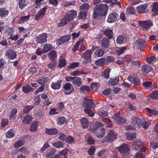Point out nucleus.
Listing matches in <instances>:
<instances>
[{"label": "nucleus", "mask_w": 158, "mask_h": 158, "mask_svg": "<svg viewBox=\"0 0 158 158\" xmlns=\"http://www.w3.org/2000/svg\"><path fill=\"white\" fill-rule=\"evenodd\" d=\"M142 86L146 89H150L152 85V82L150 81H146L142 83Z\"/></svg>", "instance_id": "50"}, {"label": "nucleus", "mask_w": 158, "mask_h": 158, "mask_svg": "<svg viewBox=\"0 0 158 158\" xmlns=\"http://www.w3.org/2000/svg\"><path fill=\"white\" fill-rule=\"evenodd\" d=\"M145 109L150 114L156 116L158 115V110L156 109H151L148 107H146Z\"/></svg>", "instance_id": "39"}, {"label": "nucleus", "mask_w": 158, "mask_h": 158, "mask_svg": "<svg viewBox=\"0 0 158 158\" xmlns=\"http://www.w3.org/2000/svg\"><path fill=\"white\" fill-rule=\"evenodd\" d=\"M102 121L106 123L107 127H111L113 126V123L112 121L108 118H103Z\"/></svg>", "instance_id": "45"}, {"label": "nucleus", "mask_w": 158, "mask_h": 158, "mask_svg": "<svg viewBox=\"0 0 158 158\" xmlns=\"http://www.w3.org/2000/svg\"><path fill=\"white\" fill-rule=\"evenodd\" d=\"M62 81V79H59L56 81L52 82L51 85V88L54 90L60 89Z\"/></svg>", "instance_id": "14"}, {"label": "nucleus", "mask_w": 158, "mask_h": 158, "mask_svg": "<svg viewBox=\"0 0 158 158\" xmlns=\"http://www.w3.org/2000/svg\"><path fill=\"white\" fill-rule=\"evenodd\" d=\"M105 58H102L95 61V64L98 66H101L105 64Z\"/></svg>", "instance_id": "51"}, {"label": "nucleus", "mask_w": 158, "mask_h": 158, "mask_svg": "<svg viewBox=\"0 0 158 158\" xmlns=\"http://www.w3.org/2000/svg\"><path fill=\"white\" fill-rule=\"evenodd\" d=\"M92 54V53L91 50H88L82 54L81 57L84 59V62L87 63L91 62Z\"/></svg>", "instance_id": "8"}, {"label": "nucleus", "mask_w": 158, "mask_h": 158, "mask_svg": "<svg viewBox=\"0 0 158 158\" xmlns=\"http://www.w3.org/2000/svg\"><path fill=\"white\" fill-rule=\"evenodd\" d=\"M116 149L125 156H127L130 153V148L125 143L122 144L119 147H117Z\"/></svg>", "instance_id": "3"}, {"label": "nucleus", "mask_w": 158, "mask_h": 158, "mask_svg": "<svg viewBox=\"0 0 158 158\" xmlns=\"http://www.w3.org/2000/svg\"><path fill=\"white\" fill-rule=\"evenodd\" d=\"M148 6V4H147L140 5L136 7L137 11L139 13H146L148 12V10L147 9Z\"/></svg>", "instance_id": "11"}, {"label": "nucleus", "mask_w": 158, "mask_h": 158, "mask_svg": "<svg viewBox=\"0 0 158 158\" xmlns=\"http://www.w3.org/2000/svg\"><path fill=\"white\" fill-rule=\"evenodd\" d=\"M111 69L107 68L104 70L102 73V76L105 78L108 79L109 77V74Z\"/></svg>", "instance_id": "38"}, {"label": "nucleus", "mask_w": 158, "mask_h": 158, "mask_svg": "<svg viewBox=\"0 0 158 158\" xmlns=\"http://www.w3.org/2000/svg\"><path fill=\"white\" fill-rule=\"evenodd\" d=\"M46 34L43 33L35 39V42L38 44H42L45 42L47 41V38Z\"/></svg>", "instance_id": "19"}, {"label": "nucleus", "mask_w": 158, "mask_h": 158, "mask_svg": "<svg viewBox=\"0 0 158 158\" xmlns=\"http://www.w3.org/2000/svg\"><path fill=\"white\" fill-rule=\"evenodd\" d=\"M141 143L139 141L134 142L132 145V148L133 149L138 150L140 147Z\"/></svg>", "instance_id": "48"}, {"label": "nucleus", "mask_w": 158, "mask_h": 158, "mask_svg": "<svg viewBox=\"0 0 158 158\" xmlns=\"http://www.w3.org/2000/svg\"><path fill=\"white\" fill-rule=\"evenodd\" d=\"M53 48V47L51 44H45L43 48L44 53H45Z\"/></svg>", "instance_id": "44"}, {"label": "nucleus", "mask_w": 158, "mask_h": 158, "mask_svg": "<svg viewBox=\"0 0 158 158\" xmlns=\"http://www.w3.org/2000/svg\"><path fill=\"white\" fill-rule=\"evenodd\" d=\"M13 130L12 129L9 130L6 133V136L7 138H10L14 136L15 133H13Z\"/></svg>", "instance_id": "57"}, {"label": "nucleus", "mask_w": 158, "mask_h": 158, "mask_svg": "<svg viewBox=\"0 0 158 158\" xmlns=\"http://www.w3.org/2000/svg\"><path fill=\"white\" fill-rule=\"evenodd\" d=\"M48 57L52 61H56L57 58V52L55 50H52L48 53Z\"/></svg>", "instance_id": "23"}, {"label": "nucleus", "mask_w": 158, "mask_h": 158, "mask_svg": "<svg viewBox=\"0 0 158 158\" xmlns=\"http://www.w3.org/2000/svg\"><path fill=\"white\" fill-rule=\"evenodd\" d=\"M79 64V63L78 62L72 63L68 66V68L69 69H73L77 67Z\"/></svg>", "instance_id": "62"}, {"label": "nucleus", "mask_w": 158, "mask_h": 158, "mask_svg": "<svg viewBox=\"0 0 158 158\" xmlns=\"http://www.w3.org/2000/svg\"><path fill=\"white\" fill-rule=\"evenodd\" d=\"M141 69L143 73H148L153 70L151 66L147 64L143 65Z\"/></svg>", "instance_id": "28"}, {"label": "nucleus", "mask_w": 158, "mask_h": 158, "mask_svg": "<svg viewBox=\"0 0 158 158\" xmlns=\"http://www.w3.org/2000/svg\"><path fill=\"white\" fill-rule=\"evenodd\" d=\"M128 79L134 85L138 86L140 85L141 83V81L138 78L134 77L131 75H130L128 77Z\"/></svg>", "instance_id": "17"}, {"label": "nucleus", "mask_w": 158, "mask_h": 158, "mask_svg": "<svg viewBox=\"0 0 158 158\" xmlns=\"http://www.w3.org/2000/svg\"><path fill=\"white\" fill-rule=\"evenodd\" d=\"M103 126V124L101 122H98L95 125V128L92 130V132H95L96 131V129L99 127H102Z\"/></svg>", "instance_id": "61"}, {"label": "nucleus", "mask_w": 158, "mask_h": 158, "mask_svg": "<svg viewBox=\"0 0 158 158\" xmlns=\"http://www.w3.org/2000/svg\"><path fill=\"white\" fill-rule=\"evenodd\" d=\"M131 120V123L136 127H139L142 120L141 118L136 116L132 117Z\"/></svg>", "instance_id": "21"}, {"label": "nucleus", "mask_w": 158, "mask_h": 158, "mask_svg": "<svg viewBox=\"0 0 158 158\" xmlns=\"http://www.w3.org/2000/svg\"><path fill=\"white\" fill-rule=\"evenodd\" d=\"M72 83L77 86L79 87L82 85V82L81 78L78 77H74Z\"/></svg>", "instance_id": "30"}, {"label": "nucleus", "mask_w": 158, "mask_h": 158, "mask_svg": "<svg viewBox=\"0 0 158 158\" xmlns=\"http://www.w3.org/2000/svg\"><path fill=\"white\" fill-rule=\"evenodd\" d=\"M18 4L19 7L21 10H23L27 5L26 0H18Z\"/></svg>", "instance_id": "32"}, {"label": "nucleus", "mask_w": 158, "mask_h": 158, "mask_svg": "<svg viewBox=\"0 0 158 158\" xmlns=\"http://www.w3.org/2000/svg\"><path fill=\"white\" fill-rule=\"evenodd\" d=\"M71 38V36L69 35H64L59 38L56 41L57 44L60 45L63 43L68 42Z\"/></svg>", "instance_id": "10"}, {"label": "nucleus", "mask_w": 158, "mask_h": 158, "mask_svg": "<svg viewBox=\"0 0 158 158\" xmlns=\"http://www.w3.org/2000/svg\"><path fill=\"white\" fill-rule=\"evenodd\" d=\"M66 120V119L64 117H60L58 119L57 123L60 125L64 124Z\"/></svg>", "instance_id": "58"}, {"label": "nucleus", "mask_w": 158, "mask_h": 158, "mask_svg": "<svg viewBox=\"0 0 158 158\" xmlns=\"http://www.w3.org/2000/svg\"><path fill=\"white\" fill-rule=\"evenodd\" d=\"M94 102L92 99L84 98L83 106L85 109L94 108Z\"/></svg>", "instance_id": "7"}, {"label": "nucleus", "mask_w": 158, "mask_h": 158, "mask_svg": "<svg viewBox=\"0 0 158 158\" xmlns=\"http://www.w3.org/2000/svg\"><path fill=\"white\" fill-rule=\"evenodd\" d=\"M77 15L76 11L72 10L69 11V13L65 15L62 19L58 25L59 27H62L66 25L72 21L76 18Z\"/></svg>", "instance_id": "2"}, {"label": "nucleus", "mask_w": 158, "mask_h": 158, "mask_svg": "<svg viewBox=\"0 0 158 158\" xmlns=\"http://www.w3.org/2000/svg\"><path fill=\"white\" fill-rule=\"evenodd\" d=\"M90 8L89 5L88 3L84 4L81 6L79 8L81 11L87 13Z\"/></svg>", "instance_id": "31"}, {"label": "nucleus", "mask_w": 158, "mask_h": 158, "mask_svg": "<svg viewBox=\"0 0 158 158\" xmlns=\"http://www.w3.org/2000/svg\"><path fill=\"white\" fill-rule=\"evenodd\" d=\"M5 55L10 59L13 60L16 57L17 54L13 49H9L6 52Z\"/></svg>", "instance_id": "18"}, {"label": "nucleus", "mask_w": 158, "mask_h": 158, "mask_svg": "<svg viewBox=\"0 0 158 158\" xmlns=\"http://www.w3.org/2000/svg\"><path fill=\"white\" fill-rule=\"evenodd\" d=\"M45 133L48 135H52L57 134L58 133L57 129L55 128L45 129Z\"/></svg>", "instance_id": "24"}, {"label": "nucleus", "mask_w": 158, "mask_h": 158, "mask_svg": "<svg viewBox=\"0 0 158 158\" xmlns=\"http://www.w3.org/2000/svg\"><path fill=\"white\" fill-rule=\"evenodd\" d=\"M156 60L155 56L153 55L150 57H148L146 59V61L149 64H151L152 63L155 61Z\"/></svg>", "instance_id": "55"}, {"label": "nucleus", "mask_w": 158, "mask_h": 158, "mask_svg": "<svg viewBox=\"0 0 158 158\" xmlns=\"http://www.w3.org/2000/svg\"><path fill=\"white\" fill-rule=\"evenodd\" d=\"M126 135L127 136L126 139L128 140H132L136 138V133L135 132L131 133H127Z\"/></svg>", "instance_id": "41"}, {"label": "nucleus", "mask_w": 158, "mask_h": 158, "mask_svg": "<svg viewBox=\"0 0 158 158\" xmlns=\"http://www.w3.org/2000/svg\"><path fill=\"white\" fill-rule=\"evenodd\" d=\"M108 9V7L106 4L101 3L97 5L94 8L93 17L94 18L98 17V16H106Z\"/></svg>", "instance_id": "1"}, {"label": "nucleus", "mask_w": 158, "mask_h": 158, "mask_svg": "<svg viewBox=\"0 0 158 158\" xmlns=\"http://www.w3.org/2000/svg\"><path fill=\"white\" fill-rule=\"evenodd\" d=\"M120 112H117L113 115V118L115 122L117 123H124L126 121L123 117L120 116Z\"/></svg>", "instance_id": "20"}, {"label": "nucleus", "mask_w": 158, "mask_h": 158, "mask_svg": "<svg viewBox=\"0 0 158 158\" xmlns=\"http://www.w3.org/2000/svg\"><path fill=\"white\" fill-rule=\"evenodd\" d=\"M152 16H153L158 15V3L156 2L153 3L152 5Z\"/></svg>", "instance_id": "27"}, {"label": "nucleus", "mask_w": 158, "mask_h": 158, "mask_svg": "<svg viewBox=\"0 0 158 158\" xmlns=\"http://www.w3.org/2000/svg\"><path fill=\"white\" fill-rule=\"evenodd\" d=\"M126 49L125 46L119 48L118 50L115 52L116 54L118 56H120L124 53Z\"/></svg>", "instance_id": "43"}, {"label": "nucleus", "mask_w": 158, "mask_h": 158, "mask_svg": "<svg viewBox=\"0 0 158 158\" xmlns=\"http://www.w3.org/2000/svg\"><path fill=\"white\" fill-rule=\"evenodd\" d=\"M47 9V7H44L41 9L40 11L38 12L35 16V19L37 20L42 18L45 15Z\"/></svg>", "instance_id": "16"}, {"label": "nucleus", "mask_w": 158, "mask_h": 158, "mask_svg": "<svg viewBox=\"0 0 158 158\" xmlns=\"http://www.w3.org/2000/svg\"><path fill=\"white\" fill-rule=\"evenodd\" d=\"M87 13L83 11H81L79 13L78 18V19H85Z\"/></svg>", "instance_id": "63"}, {"label": "nucleus", "mask_w": 158, "mask_h": 158, "mask_svg": "<svg viewBox=\"0 0 158 158\" xmlns=\"http://www.w3.org/2000/svg\"><path fill=\"white\" fill-rule=\"evenodd\" d=\"M117 135L115 134L113 131H108L107 135L102 140V142L104 143L110 141H113L116 138Z\"/></svg>", "instance_id": "4"}, {"label": "nucleus", "mask_w": 158, "mask_h": 158, "mask_svg": "<svg viewBox=\"0 0 158 158\" xmlns=\"http://www.w3.org/2000/svg\"><path fill=\"white\" fill-rule=\"evenodd\" d=\"M33 120L32 117L30 114H27L24 118L22 121V123L26 125L30 124Z\"/></svg>", "instance_id": "22"}, {"label": "nucleus", "mask_w": 158, "mask_h": 158, "mask_svg": "<svg viewBox=\"0 0 158 158\" xmlns=\"http://www.w3.org/2000/svg\"><path fill=\"white\" fill-rule=\"evenodd\" d=\"M119 77H116L114 79L110 78L108 83L109 85L113 86L119 84Z\"/></svg>", "instance_id": "25"}, {"label": "nucleus", "mask_w": 158, "mask_h": 158, "mask_svg": "<svg viewBox=\"0 0 158 158\" xmlns=\"http://www.w3.org/2000/svg\"><path fill=\"white\" fill-rule=\"evenodd\" d=\"M38 123L37 122H33L30 128V131L32 132L36 131L38 129Z\"/></svg>", "instance_id": "34"}, {"label": "nucleus", "mask_w": 158, "mask_h": 158, "mask_svg": "<svg viewBox=\"0 0 158 158\" xmlns=\"http://www.w3.org/2000/svg\"><path fill=\"white\" fill-rule=\"evenodd\" d=\"M94 53L98 57H101L104 55L105 52L101 49L98 48L95 51Z\"/></svg>", "instance_id": "47"}, {"label": "nucleus", "mask_w": 158, "mask_h": 158, "mask_svg": "<svg viewBox=\"0 0 158 158\" xmlns=\"http://www.w3.org/2000/svg\"><path fill=\"white\" fill-rule=\"evenodd\" d=\"M54 147L56 148H63L64 145V143L62 142L58 141L52 144Z\"/></svg>", "instance_id": "46"}, {"label": "nucleus", "mask_w": 158, "mask_h": 158, "mask_svg": "<svg viewBox=\"0 0 158 158\" xmlns=\"http://www.w3.org/2000/svg\"><path fill=\"white\" fill-rule=\"evenodd\" d=\"M24 141L23 140H21L15 143L14 144V146L15 148H18L23 145H24Z\"/></svg>", "instance_id": "52"}, {"label": "nucleus", "mask_w": 158, "mask_h": 158, "mask_svg": "<svg viewBox=\"0 0 158 158\" xmlns=\"http://www.w3.org/2000/svg\"><path fill=\"white\" fill-rule=\"evenodd\" d=\"M59 61V62L58 65L60 68L63 67L66 65L67 62L65 59L63 58L62 59H60Z\"/></svg>", "instance_id": "53"}, {"label": "nucleus", "mask_w": 158, "mask_h": 158, "mask_svg": "<svg viewBox=\"0 0 158 158\" xmlns=\"http://www.w3.org/2000/svg\"><path fill=\"white\" fill-rule=\"evenodd\" d=\"M124 37L123 35H120L117 38L116 42L118 44H121L123 43Z\"/></svg>", "instance_id": "54"}, {"label": "nucleus", "mask_w": 158, "mask_h": 158, "mask_svg": "<svg viewBox=\"0 0 158 158\" xmlns=\"http://www.w3.org/2000/svg\"><path fill=\"white\" fill-rule=\"evenodd\" d=\"M22 90L24 93H28L31 91H33V89L30 87L29 85H27L23 87Z\"/></svg>", "instance_id": "36"}, {"label": "nucleus", "mask_w": 158, "mask_h": 158, "mask_svg": "<svg viewBox=\"0 0 158 158\" xmlns=\"http://www.w3.org/2000/svg\"><path fill=\"white\" fill-rule=\"evenodd\" d=\"M30 15H28L26 16H23L20 17L18 23L19 24H22L28 20L30 18Z\"/></svg>", "instance_id": "40"}, {"label": "nucleus", "mask_w": 158, "mask_h": 158, "mask_svg": "<svg viewBox=\"0 0 158 158\" xmlns=\"http://www.w3.org/2000/svg\"><path fill=\"white\" fill-rule=\"evenodd\" d=\"M86 74V73L84 72L82 70L81 71L75 70L70 73V75L73 76H79L81 74Z\"/></svg>", "instance_id": "49"}, {"label": "nucleus", "mask_w": 158, "mask_h": 158, "mask_svg": "<svg viewBox=\"0 0 158 158\" xmlns=\"http://www.w3.org/2000/svg\"><path fill=\"white\" fill-rule=\"evenodd\" d=\"M104 35H105L107 39L110 40L114 38L113 31L109 28L104 30L103 31Z\"/></svg>", "instance_id": "12"}, {"label": "nucleus", "mask_w": 158, "mask_h": 158, "mask_svg": "<svg viewBox=\"0 0 158 158\" xmlns=\"http://www.w3.org/2000/svg\"><path fill=\"white\" fill-rule=\"evenodd\" d=\"M74 89L72 85L70 83H66L64 85L62 91L65 95H68L72 93Z\"/></svg>", "instance_id": "5"}, {"label": "nucleus", "mask_w": 158, "mask_h": 158, "mask_svg": "<svg viewBox=\"0 0 158 158\" xmlns=\"http://www.w3.org/2000/svg\"><path fill=\"white\" fill-rule=\"evenodd\" d=\"M81 124L83 127L84 128H87L89 125V123L87 119L83 118L81 119Z\"/></svg>", "instance_id": "37"}, {"label": "nucleus", "mask_w": 158, "mask_h": 158, "mask_svg": "<svg viewBox=\"0 0 158 158\" xmlns=\"http://www.w3.org/2000/svg\"><path fill=\"white\" fill-rule=\"evenodd\" d=\"M90 109H85L84 111L85 113L88 114L89 116L92 117L94 116V114Z\"/></svg>", "instance_id": "59"}, {"label": "nucleus", "mask_w": 158, "mask_h": 158, "mask_svg": "<svg viewBox=\"0 0 158 158\" xmlns=\"http://www.w3.org/2000/svg\"><path fill=\"white\" fill-rule=\"evenodd\" d=\"M145 155L143 153L139 152L136 154L135 158H145Z\"/></svg>", "instance_id": "60"}, {"label": "nucleus", "mask_w": 158, "mask_h": 158, "mask_svg": "<svg viewBox=\"0 0 158 158\" xmlns=\"http://www.w3.org/2000/svg\"><path fill=\"white\" fill-rule=\"evenodd\" d=\"M115 60V58L111 56H107L105 58V64L108 65L110 63L114 62Z\"/></svg>", "instance_id": "35"}, {"label": "nucleus", "mask_w": 158, "mask_h": 158, "mask_svg": "<svg viewBox=\"0 0 158 158\" xmlns=\"http://www.w3.org/2000/svg\"><path fill=\"white\" fill-rule=\"evenodd\" d=\"M9 11L4 8H0V17H6L8 15Z\"/></svg>", "instance_id": "33"}, {"label": "nucleus", "mask_w": 158, "mask_h": 158, "mask_svg": "<svg viewBox=\"0 0 158 158\" xmlns=\"http://www.w3.org/2000/svg\"><path fill=\"white\" fill-rule=\"evenodd\" d=\"M118 15L115 12L110 13L108 16L107 21L110 23L115 22L117 21Z\"/></svg>", "instance_id": "15"}, {"label": "nucleus", "mask_w": 158, "mask_h": 158, "mask_svg": "<svg viewBox=\"0 0 158 158\" xmlns=\"http://www.w3.org/2000/svg\"><path fill=\"white\" fill-rule=\"evenodd\" d=\"M56 152V149L54 148H50L48 149L45 154L46 157L48 158L53 155Z\"/></svg>", "instance_id": "26"}, {"label": "nucleus", "mask_w": 158, "mask_h": 158, "mask_svg": "<svg viewBox=\"0 0 158 158\" xmlns=\"http://www.w3.org/2000/svg\"><path fill=\"white\" fill-rule=\"evenodd\" d=\"M56 61L54 62H51L48 65L47 67L49 69L53 70L56 67Z\"/></svg>", "instance_id": "56"}, {"label": "nucleus", "mask_w": 158, "mask_h": 158, "mask_svg": "<svg viewBox=\"0 0 158 158\" xmlns=\"http://www.w3.org/2000/svg\"><path fill=\"white\" fill-rule=\"evenodd\" d=\"M151 98L152 99H158V91H157L154 90L152 92Z\"/></svg>", "instance_id": "64"}, {"label": "nucleus", "mask_w": 158, "mask_h": 158, "mask_svg": "<svg viewBox=\"0 0 158 158\" xmlns=\"http://www.w3.org/2000/svg\"><path fill=\"white\" fill-rule=\"evenodd\" d=\"M17 109L15 108L13 109L10 111L9 114V118L10 119H14L16 118V114L17 113Z\"/></svg>", "instance_id": "29"}, {"label": "nucleus", "mask_w": 158, "mask_h": 158, "mask_svg": "<svg viewBox=\"0 0 158 158\" xmlns=\"http://www.w3.org/2000/svg\"><path fill=\"white\" fill-rule=\"evenodd\" d=\"M80 90L81 92H84L86 91L87 93H89L90 91L89 87L87 85H82L80 88Z\"/></svg>", "instance_id": "42"}, {"label": "nucleus", "mask_w": 158, "mask_h": 158, "mask_svg": "<svg viewBox=\"0 0 158 158\" xmlns=\"http://www.w3.org/2000/svg\"><path fill=\"white\" fill-rule=\"evenodd\" d=\"M138 23L141 28L143 30H148L153 25L152 22L151 20L140 21H139Z\"/></svg>", "instance_id": "6"}, {"label": "nucleus", "mask_w": 158, "mask_h": 158, "mask_svg": "<svg viewBox=\"0 0 158 158\" xmlns=\"http://www.w3.org/2000/svg\"><path fill=\"white\" fill-rule=\"evenodd\" d=\"M100 46L104 49L107 48L109 46L110 43V40L107 39L106 37H104L101 40Z\"/></svg>", "instance_id": "13"}, {"label": "nucleus", "mask_w": 158, "mask_h": 158, "mask_svg": "<svg viewBox=\"0 0 158 158\" xmlns=\"http://www.w3.org/2000/svg\"><path fill=\"white\" fill-rule=\"evenodd\" d=\"M146 43V41L144 40L140 39L135 41V44L138 49L142 50L143 48L145 47Z\"/></svg>", "instance_id": "9"}]
</instances>
